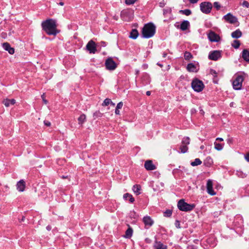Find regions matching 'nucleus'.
<instances>
[{
    "instance_id": "1",
    "label": "nucleus",
    "mask_w": 249,
    "mask_h": 249,
    "mask_svg": "<svg viewBox=\"0 0 249 249\" xmlns=\"http://www.w3.org/2000/svg\"><path fill=\"white\" fill-rule=\"evenodd\" d=\"M41 27L42 30L49 36H56L59 33L57 29L56 21L54 19L49 18L42 21Z\"/></svg>"
},
{
    "instance_id": "2",
    "label": "nucleus",
    "mask_w": 249,
    "mask_h": 249,
    "mask_svg": "<svg viewBox=\"0 0 249 249\" xmlns=\"http://www.w3.org/2000/svg\"><path fill=\"white\" fill-rule=\"evenodd\" d=\"M156 31L155 26L152 23H149L144 25L142 30V35L144 38H150L153 36Z\"/></svg>"
},
{
    "instance_id": "3",
    "label": "nucleus",
    "mask_w": 249,
    "mask_h": 249,
    "mask_svg": "<svg viewBox=\"0 0 249 249\" xmlns=\"http://www.w3.org/2000/svg\"><path fill=\"white\" fill-rule=\"evenodd\" d=\"M195 207V204H188L184 201V199L179 200L178 203V207L181 211H192Z\"/></svg>"
},
{
    "instance_id": "4",
    "label": "nucleus",
    "mask_w": 249,
    "mask_h": 249,
    "mask_svg": "<svg viewBox=\"0 0 249 249\" xmlns=\"http://www.w3.org/2000/svg\"><path fill=\"white\" fill-rule=\"evenodd\" d=\"M191 86L193 89L196 92L201 91L205 87L203 82L197 78H195L193 80Z\"/></svg>"
},
{
    "instance_id": "5",
    "label": "nucleus",
    "mask_w": 249,
    "mask_h": 249,
    "mask_svg": "<svg viewBox=\"0 0 249 249\" xmlns=\"http://www.w3.org/2000/svg\"><path fill=\"white\" fill-rule=\"evenodd\" d=\"M212 7V4L210 2H203L200 4L201 12L206 14L211 12Z\"/></svg>"
},
{
    "instance_id": "6",
    "label": "nucleus",
    "mask_w": 249,
    "mask_h": 249,
    "mask_svg": "<svg viewBox=\"0 0 249 249\" xmlns=\"http://www.w3.org/2000/svg\"><path fill=\"white\" fill-rule=\"evenodd\" d=\"M244 77L242 75H238L232 82L233 88L234 89L239 90L241 89Z\"/></svg>"
},
{
    "instance_id": "7",
    "label": "nucleus",
    "mask_w": 249,
    "mask_h": 249,
    "mask_svg": "<svg viewBox=\"0 0 249 249\" xmlns=\"http://www.w3.org/2000/svg\"><path fill=\"white\" fill-rule=\"evenodd\" d=\"M190 144V138L188 137L183 139L181 142V144L180 146L179 149L182 153H186L188 149L187 145Z\"/></svg>"
},
{
    "instance_id": "8",
    "label": "nucleus",
    "mask_w": 249,
    "mask_h": 249,
    "mask_svg": "<svg viewBox=\"0 0 249 249\" xmlns=\"http://www.w3.org/2000/svg\"><path fill=\"white\" fill-rule=\"evenodd\" d=\"M105 66L107 70H114L117 67V64L112 58H108L105 61Z\"/></svg>"
},
{
    "instance_id": "9",
    "label": "nucleus",
    "mask_w": 249,
    "mask_h": 249,
    "mask_svg": "<svg viewBox=\"0 0 249 249\" xmlns=\"http://www.w3.org/2000/svg\"><path fill=\"white\" fill-rule=\"evenodd\" d=\"M87 50L90 53H95L97 51L96 44L92 40L89 41L86 45Z\"/></svg>"
},
{
    "instance_id": "10",
    "label": "nucleus",
    "mask_w": 249,
    "mask_h": 249,
    "mask_svg": "<svg viewBox=\"0 0 249 249\" xmlns=\"http://www.w3.org/2000/svg\"><path fill=\"white\" fill-rule=\"evenodd\" d=\"M221 57V51H213L210 53L208 57L212 60L216 61Z\"/></svg>"
},
{
    "instance_id": "11",
    "label": "nucleus",
    "mask_w": 249,
    "mask_h": 249,
    "mask_svg": "<svg viewBox=\"0 0 249 249\" xmlns=\"http://www.w3.org/2000/svg\"><path fill=\"white\" fill-rule=\"evenodd\" d=\"M223 18L226 21L231 24H234L238 21L237 18L231 13H228L224 16Z\"/></svg>"
},
{
    "instance_id": "12",
    "label": "nucleus",
    "mask_w": 249,
    "mask_h": 249,
    "mask_svg": "<svg viewBox=\"0 0 249 249\" xmlns=\"http://www.w3.org/2000/svg\"><path fill=\"white\" fill-rule=\"evenodd\" d=\"M208 36L211 42H218L220 40L219 36L213 31H210Z\"/></svg>"
},
{
    "instance_id": "13",
    "label": "nucleus",
    "mask_w": 249,
    "mask_h": 249,
    "mask_svg": "<svg viewBox=\"0 0 249 249\" xmlns=\"http://www.w3.org/2000/svg\"><path fill=\"white\" fill-rule=\"evenodd\" d=\"M144 166L145 168L148 171L154 170L156 169V166L153 164L151 160L145 161Z\"/></svg>"
},
{
    "instance_id": "14",
    "label": "nucleus",
    "mask_w": 249,
    "mask_h": 249,
    "mask_svg": "<svg viewBox=\"0 0 249 249\" xmlns=\"http://www.w3.org/2000/svg\"><path fill=\"white\" fill-rule=\"evenodd\" d=\"M207 191L209 194L211 196L215 195V193L213 189V181L211 179H209L207 183Z\"/></svg>"
},
{
    "instance_id": "15",
    "label": "nucleus",
    "mask_w": 249,
    "mask_h": 249,
    "mask_svg": "<svg viewBox=\"0 0 249 249\" xmlns=\"http://www.w3.org/2000/svg\"><path fill=\"white\" fill-rule=\"evenodd\" d=\"M134 11L132 9H125V21H131L133 18Z\"/></svg>"
},
{
    "instance_id": "16",
    "label": "nucleus",
    "mask_w": 249,
    "mask_h": 249,
    "mask_svg": "<svg viewBox=\"0 0 249 249\" xmlns=\"http://www.w3.org/2000/svg\"><path fill=\"white\" fill-rule=\"evenodd\" d=\"M16 186L17 189L19 192H23L25 188V182L23 179H21L17 182Z\"/></svg>"
},
{
    "instance_id": "17",
    "label": "nucleus",
    "mask_w": 249,
    "mask_h": 249,
    "mask_svg": "<svg viewBox=\"0 0 249 249\" xmlns=\"http://www.w3.org/2000/svg\"><path fill=\"white\" fill-rule=\"evenodd\" d=\"M2 47L5 50L8 52V53L13 54L15 53V49L14 48L11 47L10 45L8 42H4L2 44Z\"/></svg>"
},
{
    "instance_id": "18",
    "label": "nucleus",
    "mask_w": 249,
    "mask_h": 249,
    "mask_svg": "<svg viewBox=\"0 0 249 249\" xmlns=\"http://www.w3.org/2000/svg\"><path fill=\"white\" fill-rule=\"evenodd\" d=\"M143 222L145 226L150 227L153 224V221L150 216H145L143 218Z\"/></svg>"
},
{
    "instance_id": "19",
    "label": "nucleus",
    "mask_w": 249,
    "mask_h": 249,
    "mask_svg": "<svg viewBox=\"0 0 249 249\" xmlns=\"http://www.w3.org/2000/svg\"><path fill=\"white\" fill-rule=\"evenodd\" d=\"M126 225L128 228L126 231H125V238H130L132 236L133 230L129 224H127Z\"/></svg>"
},
{
    "instance_id": "20",
    "label": "nucleus",
    "mask_w": 249,
    "mask_h": 249,
    "mask_svg": "<svg viewBox=\"0 0 249 249\" xmlns=\"http://www.w3.org/2000/svg\"><path fill=\"white\" fill-rule=\"evenodd\" d=\"M190 26V23L187 20H184L182 22L180 25V29L182 31L186 30L188 27Z\"/></svg>"
},
{
    "instance_id": "21",
    "label": "nucleus",
    "mask_w": 249,
    "mask_h": 249,
    "mask_svg": "<svg viewBox=\"0 0 249 249\" xmlns=\"http://www.w3.org/2000/svg\"><path fill=\"white\" fill-rule=\"evenodd\" d=\"M3 103L6 107H8L10 105H14L16 103V100L14 99H6L3 101Z\"/></svg>"
},
{
    "instance_id": "22",
    "label": "nucleus",
    "mask_w": 249,
    "mask_h": 249,
    "mask_svg": "<svg viewBox=\"0 0 249 249\" xmlns=\"http://www.w3.org/2000/svg\"><path fill=\"white\" fill-rule=\"evenodd\" d=\"M187 70L189 72H197L196 66L192 63H189L187 66Z\"/></svg>"
},
{
    "instance_id": "23",
    "label": "nucleus",
    "mask_w": 249,
    "mask_h": 249,
    "mask_svg": "<svg viewBox=\"0 0 249 249\" xmlns=\"http://www.w3.org/2000/svg\"><path fill=\"white\" fill-rule=\"evenodd\" d=\"M242 35L241 31L239 29H237L231 33V36L233 38H238L241 36Z\"/></svg>"
},
{
    "instance_id": "24",
    "label": "nucleus",
    "mask_w": 249,
    "mask_h": 249,
    "mask_svg": "<svg viewBox=\"0 0 249 249\" xmlns=\"http://www.w3.org/2000/svg\"><path fill=\"white\" fill-rule=\"evenodd\" d=\"M138 35H139V33H138V31H137V30L134 29L131 30L129 37L130 38L135 39L137 38Z\"/></svg>"
},
{
    "instance_id": "25",
    "label": "nucleus",
    "mask_w": 249,
    "mask_h": 249,
    "mask_svg": "<svg viewBox=\"0 0 249 249\" xmlns=\"http://www.w3.org/2000/svg\"><path fill=\"white\" fill-rule=\"evenodd\" d=\"M242 57L247 62H249V51L245 49L242 52Z\"/></svg>"
},
{
    "instance_id": "26",
    "label": "nucleus",
    "mask_w": 249,
    "mask_h": 249,
    "mask_svg": "<svg viewBox=\"0 0 249 249\" xmlns=\"http://www.w3.org/2000/svg\"><path fill=\"white\" fill-rule=\"evenodd\" d=\"M155 247L156 248V249H167L166 246L164 245L160 242H157V241H156L155 242Z\"/></svg>"
},
{
    "instance_id": "27",
    "label": "nucleus",
    "mask_w": 249,
    "mask_h": 249,
    "mask_svg": "<svg viewBox=\"0 0 249 249\" xmlns=\"http://www.w3.org/2000/svg\"><path fill=\"white\" fill-rule=\"evenodd\" d=\"M86 116L84 114L81 115L78 119V122H79V124H83L86 121Z\"/></svg>"
},
{
    "instance_id": "28",
    "label": "nucleus",
    "mask_w": 249,
    "mask_h": 249,
    "mask_svg": "<svg viewBox=\"0 0 249 249\" xmlns=\"http://www.w3.org/2000/svg\"><path fill=\"white\" fill-rule=\"evenodd\" d=\"M201 163L202 161H201V160L199 159L196 158L195 160L194 161H192L191 163V165L192 166H195L201 164Z\"/></svg>"
},
{
    "instance_id": "29",
    "label": "nucleus",
    "mask_w": 249,
    "mask_h": 249,
    "mask_svg": "<svg viewBox=\"0 0 249 249\" xmlns=\"http://www.w3.org/2000/svg\"><path fill=\"white\" fill-rule=\"evenodd\" d=\"M129 200L130 202L133 203L135 199L132 196L129 194L125 193V200Z\"/></svg>"
},
{
    "instance_id": "30",
    "label": "nucleus",
    "mask_w": 249,
    "mask_h": 249,
    "mask_svg": "<svg viewBox=\"0 0 249 249\" xmlns=\"http://www.w3.org/2000/svg\"><path fill=\"white\" fill-rule=\"evenodd\" d=\"M184 57L186 60H189L193 58V55L190 52L186 51L184 53Z\"/></svg>"
},
{
    "instance_id": "31",
    "label": "nucleus",
    "mask_w": 249,
    "mask_h": 249,
    "mask_svg": "<svg viewBox=\"0 0 249 249\" xmlns=\"http://www.w3.org/2000/svg\"><path fill=\"white\" fill-rule=\"evenodd\" d=\"M141 186L138 185H134L133 190L135 193L137 195H138L140 194L139 191L140 190Z\"/></svg>"
},
{
    "instance_id": "32",
    "label": "nucleus",
    "mask_w": 249,
    "mask_h": 249,
    "mask_svg": "<svg viewBox=\"0 0 249 249\" xmlns=\"http://www.w3.org/2000/svg\"><path fill=\"white\" fill-rule=\"evenodd\" d=\"M214 148L218 151L221 150L223 148V145L220 143H218L215 142L214 143Z\"/></svg>"
},
{
    "instance_id": "33",
    "label": "nucleus",
    "mask_w": 249,
    "mask_h": 249,
    "mask_svg": "<svg viewBox=\"0 0 249 249\" xmlns=\"http://www.w3.org/2000/svg\"><path fill=\"white\" fill-rule=\"evenodd\" d=\"M103 113L100 112V111H96L93 113V117L94 119L102 117Z\"/></svg>"
},
{
    "instance_id": "34",
    "label": "nucleus",
    "mask_w": 249,
    "mask_h": 249,
    "mask_svg": "<svg viewBox=\"0 0 249 249\" xmlns=\"http://www.w3.org/2000/svg\"><path fill=\"white\" fill-rule=\"evenodd\" d=\"M240 45V41L237 40H234L233 43L232 44V46L235 49H238Z\"/></svg>"
},
{
    "instance_id": "35",
    "label": "nucleus",
    "mask_w": 249,
    "mask_h": 249,
    "mask_svg": "<svg viewBox=\"0 0 249 249\" xmlns=\"http://www.w3.org/2000/svg\"><path fill=\"white\" fill-rule=\"evenodd\" d=\"M111 103V100L109 98H106L104 101L103 103H102L103 106H107L110 105V103Z\"/></svg>"
},
{
    "instance_id": "36",
    "label": "nucleus",
    "mask_w": 249,
    "mask_h": 249,
    "mask_svg": "<svg viewBox=\"0 0 249 249\" xmlns=\"http://www.w3.org/2000/svg\"><path fill=\"white\" fill-rule=\"evenodd\" d=\"M213 163V160L212 158L210 157H207L206 160L204 161V164L209 165H211Z\"/></svg>"
},
{
    "instance_id": "37",
    "label": "nucleus",
    "mask_w": 249,
    "mask_h": 249,
    "mask_svg": "<svg viewBox=\"0 0 249 249\" xmlns=\"http://www.w3.org/2000/svg\"><path fill=\"white\" fill-rule=\"evenodd\" d=\"M180 12L182 13V14L186 15V16H189L191 14V11L189 9H185L183 10H180Z\"/></svg>"
},
{
    "instance_id": "38",
    "label": "nucleus",
    "mask_w": 249,
    "mask_h": 249,
    "mask_svg": "<svg viewBox=\"0 0 249 249\" xmlns=\"http://www.w3.org/2000/svg\"><path fill=\"white\" fill-rule=\"evenodd\" d=\"M138 0H125V4L127 5H131L134 4Z\"/></svg>"
},
{
    "instance_id": "39",
    "label": "nucleus",
    "mask_w": 249,
    "mask_h": 249,
    "mask_svg": "<svg viewBox=\"0 0 249 249\" xmlns=\"http://www.w3.org/2000/svg\"><path fill=\"white\" fill-rule=\"evenodd\" d=\"M213 6L217 10H219L221 7L220 4L218 2H214L213 3Z\"/></svg>"
},
{
    "instance_id": "40",
    "label": "nucleus",
    "mask_w": 249,
    "mask_h": 249,
    "mask_svg": "<svg viewBox=\"0 0 249 249\" xmlns=\"http://www.w3.org/2000/svg\"><path fill=\"white\" fill-rule=\"evenodd\" d=\"M172 214V211L170 210H167L165 212H164V216H170Z\"/></svg>"
},
{
    "instance_id": "41",
    "label": "nucleus",
    "mask_w": 249,
    "mask_h": 249,
    "mask_svg": "<svg viewBox=\"0 0 249 249\" xmlns=\"http://www.w3.org/2000/svg\"><path fill=\"white\" fill-rule=\"evenodd\" d=\"M242 5L243 6H244L246 8H249V3L246 0L243 1V2L242 3Z\"/></svg>"
},
{
    "instance_id": "42",
    "label": "nucleus",
    "mask_w": 249,
    "mask_h": 249,
    "mask_svg": "<svg viewBox=\"0 0 249 249\" xmlns=\"http://www.w3.org/2000/svg\"><path fill=\"white\" fill-rule=\"evenodd\" d=\"M123 103L122 102H120L117 104L116 108L117 109H121L123 107Z\"/></svg>"
},
{
    "instance_id": "43",
    "label": "nucleus",
    "mask_w": 249,
    "mask_h": 249,
    "mask_svg": "<svg viewBox=\"0 0 249 249\" xmlns=\"http://www.w3.org/2000/svg\"><path fill=\"white\" fill-rule=\"evenodd\" d=\"M210 74H211L212 75H213L214 77H216L217 76V72H216L215 71L211 69L210 70Z\"/></svg>"
},
{
    "instance_id": "44",
    "label": "nucleus",
    "mask_w": 249,
    "mask_h": 249,
    "mask_svg": "<svg viewBox=\"0 0 249 249\" xmlns=\"http://www.w3.org/2000/svg\"><path fill=\"white\" fill-rule=\"evenodd\" d=\"M175 225L177 228H180V222L178 220H176L175 222Z\"/></svg>"
},
{
    "instance_id": "45",
    "label": "nucleus",
    "mask_w": 249,
    "mask_h": 249,
    "mask_svg": "<svg viewBox=\"0 0 249 249\" xmlns=\"http://www.w3.org/2000/svg\"><path fill=\"white\" fill-rule=\"evenodd\" d=\"M44 124L47 126H49L51 125V123L48 121H44Z\"/></svg>"
},
{
    "instance_id": "46",
    "label": "nucleus",
    "mask_w": 249,
    "mask_h": 249,
    "mask_svg": "<svg viewBox=\"0 0 249 249\" xmlns=\"http://www.w3.org/2000/svg\"><path fill=\"white\" fill-rule=\"evenodd\" d=\"M100 44H101V46L103 47H106L107 45V43L105 41H101L100 42Z\"/></svg>"
},
{
    "instance_id": "47",
    "label": "nucleus",
    "mask_w": 249,
    "mask_h": 249,
    "mask_svg": "<svg viewBox=\"0 0 249 249\" xmlns=\"http://www.w3.org/2000/svg\"><path fill=\"white\" fill-rule=\"evenodd\" d=\"M190 2L192 4H195L197 3L199 0H189Z\"/></svg>"
},
{
    "instance_id": "48",
    "label": "nucleus",
    "mask_w": 249,
    "mask_h": 249,
    "mask_svg": "<svg viewBox=\"0 0 249 249\" xmlns=\"http://www.w3.org/2000/svg\"><path fill=\"white\" fill-rule=\"evenodd\" d=\"M44 94H43V95H41V97H42V98L43 99V101L44 102V103L45 104H47V103H48V101L45 99H44Z\"/></svg>"
},
{
    "instance_id": "49",
    "label": "nucleus",
    "mask_w": 249,
    "mask_h": 249,
    "mask_svg": "<svg viewBox=\"0 0 249 249\" xmlns=\"http://www.w3.org/2000/svg\"><path fill=\"white\" fill-rule=\"evenodd\" d=\"M245 158L246 160L249 162V153L246 154Z\"/></svg>"
},
{
    "instance_id": "50",
    "label": "nucleus",
    "mask_w": 249,
    "mask_h": 249,
    "mask_svg": "<svg viewBox=\"0 0 249 249\" xmlns=\"http://www.w3.org/2000/svg\"><path fill=\"white\" fill-rule=\"evenodd\" d=\"M115 112L116 114L119 115L120 114L119 109H117L116 108Z\"/></svg>"
},
{
    "instance_id": "51",
    "label": "nucleus",
    "mask_w": 249,
    "mask_h": 249,
    "mask_svg": "<svg viewBox=\"0 0 249 249\" xmlns=\"http://www.w3.org/2000/svg\"><path fill=\"white\" fill-rule=\"evenodd\" d=\"M216 141H219L220 142H222V141H223V138H217L216 139Z\"/></svg>"
},
{
    "instance_id": "52",
    "label": "nucleus",
    "mask_w": 249,
    "mask_h": 249,
    "mask_svg": "<svg viewBox=\"0 0 249 249\" xmlns=\"http://www.w3.org/2000/svg\"><path fill=\"white\" fill-rule=\"evenodd\" d=\"M46 229L48 231H50L51 230V227L50 226H48L46 227Z\"/></svg>"
},
{
    "instance_id": "53",
    "label": "nucleus",
    "mask_w": 249,
    "mask_h": 249,
    "mask_svg": "<svg viewBox=\"0 0 249 249\" xmlns=\"http://www.w3.org/2000/svg\"><path fill=\"white\" fill-rule=\"evenodd\" d=\"M25 217L23 216L21 219L20 220V222H21L22 221H24L25 220Z\"/></svg>"
},
{
    "instance_id": "54",
    "label": "nucleus",
    "mask_w": 249,
    "mask_h": 249,
    "mask_svg": "<svg viewBox=\"0 0 249 249\" xmlns=\"http://www.w3.org/2000/svg\"><path fill=\"white\" fill-rule=\"evenodd\" d=\"M146 93L147 95L149 96L151 94V92L150 91H147Z\"/></svg>"
},
{
    "instance_id": "55",
    "label": "nucleus",
    "mask_w": 249,
    "mask_h": 249,
    "mask_svg": "<svg viewBox=\"0 0 249 249\" xmlns=\"http://www.w3.org/2000/svg\"><path fill=\"white\" fill-rule=\"evenodd\" d=\"M232 141V140L231 139H230L228 140V142L229 143H231Z\"/></svg>"
},
{
    "instance_id": "56",
    "label": "nucleus",
    "mask_w": 249,
    "mask_h": 249,
    "mask_svg": "<svg viewBox=\"0 0 249 249\" xmlns=\"http://www.w3.org/2000/svg\"><path fill=\"white\" fill-rule=\"evenodd\" d=\"M110 105L111 106H113V107H114V106H115V103H113L112 101H111V103H110Z\"/></svg>"
},
{
    "instance_id": "57",
    "label": "nucleus",
    "mask_w": 249,
    "mask_h": 249,
    "mask_svg": "<svg viewBox=\"0 0 249 249\" xmlns=\"http://www.w3.org/2000/svg\"><path fill=\"white\" fill-rule=\"evenodd\" d=\"M166 56H167V53H163V57H166Z\"/></svg>"
},
{
    "instance_id": "58",
    "label": "nucleus",
    "mask_w": 249,
    "mask_h": 249,
    "mask_svg": "<svg viewBox=\"0 0 249 249\" xmlns=\"http://www.w3.org/2000/svg\"><path fill=\"white\" fill-rule=\"evenodd\" d=\"M59 4H60V5H61V6H63V5H64V2H60L59 3Z\"/></svg>"
},
{
    "instance_id": "59",
    "label": "nucleus",
    "mask_w": 249,
    "mask_h": 249,
    "mask_svg": "<svg viewBox=\"0 0 249 249\" xmlns=\"http://www.w3.org/2000/svg\"><path fill=\"white\" fill-rule=\"evenodd\" d=\"M204 148V146L203 145H202V146H200V148L201 149H203Z\"/></svg>"
},
{
    "instance_id": "60",
    "label": "nucleus",
    "mask_w": 249,
    "mask_h": 249,
    "mask_svg": "<svg viewBox=\"0 0 249 249\" xmlns=\"http://www.w3.org/2000/svg\"><path fill=\"white\" fill-rule=\"evenodd\" d=\"M158 65L159 66H160V67H162V65H161V64H158Z\"/></svg>"
},
{
    "instance_id": "61",
    "label": "nucleus",
    "mask_w": 249,
    "mask_h": 249,
    "mask_svg": "<svg viewBox=\"0 0 249 249\" xmlns=\"http://www.w3.org/2000/svg\"><path fill=\"white\" fill-rule=\"evenodd\" d=\"M123 11H122V12H121V16H122V15H123Z\"/></svg>"
},
{
    "instance_id": "62",
    "label": "nucleus",
    "mask_w": 249,
    "mask_h": 249,
    "mask_svg": "<svg viewBox=\"0 0 249 249\" xmlns=\"http://www.w3.org/2000/svg\"><path fill=\"white\" fill-rule=\"evenodd\" d=\"M123 198H124V194L123 195Z\"/></svg>"
}]
</instances>
